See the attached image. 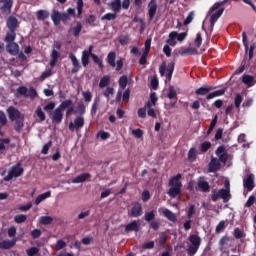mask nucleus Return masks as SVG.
<instances>
[{
    "label": "nucleus",
    "instance_id": "52",
    "mask_svg": "<svg viewBox=\"0 0 256 256\" xmlns=\"http://www.w3.org/2000/svg\"><path fill=\"white\" fill-rule=\"evenodd\" d=\"M114 94H115V89L113 87H107L103 93L104 97H106L108 101L109 99H111V97H113Z\"/></svg>",
    "mask_w": 256,
    "mask_h": 256
},
{
    "label": "nucleus",
    "instance_id": "1",
    "mask_svg": "<svg viewBox=\"0 0 256 256\" xmlns=\"http://www.w3.org/2000/svg\"><path fill=\"white\" fill-rule=\"evenodd\" d=\"M225 188L222 189H213L211 191V199L213 203H217L219 199L223 200V203H229V199H231V190L229 188V182H225Z\"/></svg>",
    "mask_w": 256,
    "mask_h": 256
},
{
    "label": "nucleus",
    "instance_id": "10",
    "mask_svg": "<svg viewBox=\"0 0 256 256\" xmlns=\"http://www.w3.org/2000/svg\"><path fill=\"white\" fill-rule=\"evenodd\" d=\"M6 113L8 114L10 121H16L17 119L25 117V115L21 114V111L15 108V106H9L6 110Z\"/></svg>",
    "mask_w": 256,
    "mask_h": 256
},
{
    "label": "nucleus",
    "instance_id": "22",
    "mask_svg": "<svg viewBox=\"0 0 256 256\" xmlns=\"http://www.w3.org/2000/svg\"><path fill=\"white\" fill-rule=\"evenodd\" d=\"M6 51L9 55H19V44H17V42L6 44Z\"/></svg>",
    "mask_w": 256,
    "mask_h": 256
},
{
    "label": "nucleus",
    "instance_id": "15",
    "mask_svg": "<svg viewBox=\"0 0 256 256\" xmlns=\"http://www.w3.org/2000/svg\"><path fill=\"white\" fill-rule=\"evenodd\" d=\"M219 169H221V162L212 156L208 168L209 173H217Z\"/></svg>",
    "mask_w": 256,
    "mask_h": 256
},
{
    "label": "nucleus",
    "instance_id": "62",
    "mask_svg": "<svg viewBox=\"0 0 256 256\" xmlns=\"http://www.w3.org/2000/svg\"><path fill=\"white\" fill-rule=\"evenodd\" d=\"M234 237L235 239H243L245 237V232L239 228L234 229Z\"/></svg>",
    "mask_w": 256,
    "mask_h": 256
},
{
    "label": "nucleus",
    "instance_id": "47",
    "mask_svg": "<svg viewBox=\"0 0 256 256\" xmlns=\"http://www.w3.org/2000/svg\"><path fill=\"white\" fill-rule=\"evenodd\" d=\"M168 195L171 197V199H175L178 195H181V189L179 188H170L168 190Z\"/></svg>",
    "mask_w": 256,
    "mask_h": 256
},
{
    "label": "nucleus",
    "instance_id": "8",
    "mask_svg": "<svg viewBox=\"0 0 256 256\" xmlns=\"http://www.w3.org/2000/svg\"><path fill=\"white\" fill-rule=\"evenodd\" d=\"M18 95H23L25 97H29L30 99H35L38 97L37 90L35 88L30 87L29 90L25 86H20L16 90Z\"/></svg>",
    "mask_w": 256,
    "mask_h": 256
},
{
    "label": "nucleus",
    "instance_id": "40",
    "mask_svg": "<svg viewBox=\"0 0 256 256\" xmlns=\"http://www.w3.org/2000/svg\"><path fill=\"white\" fill-rule=\"evenodd\" d=\"M229 0H223V1H219L216 2L208 11L209 15H211V13H214V11H217V9L222 8L223 5H225V3H227Z\"/></svg>",
    "mask_w": 256,
    "mask_h": 256
},
{
    "label": "nucleus",
    "instance_id": "58",
    "mask_svg": "<svg viewBox=\"0 0 256 256\" xmlns=\"http://www.w3.org/2000/svg\"><path fill=\"white\" fill-rule=\"evenodd\" d=\"M185 55H197V49L195 48L182 49V56H185Z\"/></svg>",
    "mask_w": 256,
    "mask_h": 256
},
{
    "label": "nucleus",
    "instance_id": "44",
    "mask_svg": "<svg viewBox=\"0 0 256 256\" xmlns=\"http://www.w3.org/2000/svg\"><path fill=\"white\" fill-rule=\"evenodd\" d=\"M110 83H111V77L106 75L101 78L99 87L100 89H105V87H107Z\"/></svg>",
    "mask_w": 256,
    "mask_h": 256
},
{
    "label": "nucleus",
    "instance_id": "31",
    "mask_svg": "<svg viewBox=\"0 0 256 256\" xmlns=\"http://www.w3.org/2000/svg\"><path fill=\"white\" fill-rule=\"evenodd\" d=\"M91 179V174L90 173H83L78 175L76 178L72 180V183L77 184V183H85V181Z\"/></svg>",
    "mask_w": 256,
    "mask_h": 256
},
{
    "label": "nucleus",
    "instance_id": "46",
    "mask_svg": "<svg viewBox=\"0 0 256 256\" xmlns=\"http://www.w3.org/2000/svg\"><path fill=\"white\" fill-rule=\"evenodd\" d=\"M99 97L94 98V101L92 103V108H91V115H96L97 114V109H99V103H100Z\"/></svg>",
    "mask_w": 256,
    "mask_h": 256
},
{
    "label": "nucleus",
    "instance_id": "6",
    "mask_svg": "<svg viewBox=\"0 0 256 256\" xmlns=\"http://www.w3.org/2000/svg\"><path fill=\"white\" fill-rule=\"evenodd\" d=\"M62 44L59 41H54L53 44V50L51 52V60H50V67L53 69L57 65V61H59V57H61V54L59 51L61 50Z\"/></svg>",
    "mask_w": 256,
    "mask_h": 256
},
{
    "label": "nucleus",
    "instance_id": "57",
    "mask_svg": "<svg viewBox=\"0 0 256 256\" xmlns=\"http://www.w3.org/2000/svg\"><path fill=\"white\" fill-rule=\"evenodd\" d=\"M55 109V102H49L44 106V111L49 113V115H53V110Z\"/></svg>",
    "mask_w": 256,
    "mask_h": 256
},
{
    "label": "nucleus",
    "instance_id": "36",
    "mask_svg": "<svg viewBox=\"0 0 256 256\" xmlns=\"http://www.w3.org/2000/svg\"><path fill=\"white\" fill-rule=\"evenodd\" d=\"M49 197H51V191H47L45 193L38 195L34 203L35 205H39L42 201H45V199H49Z\"/></svg>",
    "mask_w": 256,
    "mask_h": 256
},
{
    "label": "nucleus",
    "instance_id": "29",
    "mask_svg": "<svg viewBox=\"0 0 256 256\" xmlns=\"http://www.w3.org/2000/svg\"><path fill=\"white\" fill-rule=\"evenodd\" d=\"M14 130L16 133H21L23 128L25 127V116H22V118H18L17 120H14Z\"/></svg>",
    "mask_w": 256,
    "mask_h": 256
},
{
    "label": "nucleus",
    "instance_id": "64",
    "mask_svg": "<svg viewBox=\"0 0 256 256\" xmlns=\"http://www.w3.org/2000/svg\"><path fill=\"white\" fill-rule=\"evenodd\" d=\"M36 115L40 119V121H45L46 119L45 112H43V109H41V107H38L36 109Z\"/></svg>",
    "mask_w": 256,
    "mask_h": 256
},
{
    "label": "nucleus",
    "instance_id": "7",
    "mask_svg": "<svg viewBox=\"0 0 256 256\" xmlns=\"http://www.w3.org/2000/svg\"><path fill=\"white\" fill-rule=\"evenodd\" d=\"M83 127H85V118H83V116H77L74 119V121L70 122L69 125H68V129L72 133L74 131H76V133L81 131V129H83Z\"/></svg>",
    "mask_w": 256,
    "mask_h": 256
},
{
    "label": "nucleus",
    "instance_id": "33",
    "mask_svg": "<svg viewBox=\"0 0 256 256\" xmlns=\"http://www.w3.org/2000/svg\"><path fill=\"white\" fill-rule=\"evenodd\" d=\"M242 83H244V85H247V87H253V85H255V77L244 74L242 76Z\"/></svg>",
    "mask_w": 256,
    "mask_h": 256
},
{
    "label": "nucleus",
    "instance_id": "37",
    "mask_svg": "<svg viewBox=\"0 0 256 256\" xmlns=\"http://www.w3.org/2000/svg\"><path fill=\"white\" fill-rule=\"evenodd\" d=\"M83 7H84L83 0H77V2H76V9H77V17H78V19H83Z\"/></svg>",
    "mask_w": 256,
    "mask_h": 256
},
{
    "label": "nucleus",
    "instance_id": "20",
    "mask_svg": "<svg viewBox=\"0 0 256 256\" xmlns=\"http://www.w3.org/2000/svg\"><path fill=\"white\" fill-rule=\"evenodd\" d=\"M225 11V8H219L217 9V11L215 13H213L210 17V25L211 28L213 29V27H215V22L219 21V19L221 18V15H223Z\"/></svg>",
    "mask_w": 256,
    "mask_h": 256
},
{
    "label": "nucleus",
    "instance_id": "4",
    "mask_svg": "<svg viewBox=\"0 0 256 256\" xmlns=\"http://www.w3.org/2000/svg\"><path fill=\"white\" fill-rule=\"evenodd\" d=\"M51 19L54 25L57 27L61 25V21L64 24L67 23V21H69V14H67L66 12L61 13L58 10L54 9L51 14Z\"/></svg>",
    "mask_w": 256,
    "mask_h": 256
},
{
    "label": "nucleus",
    "instance_id": "11",
    "mask_svg": "<svg viewBox=\"0 0 256 256\" xmlns=\"http://www.w3.org/2000/svg\"><path fill=\"white\" fill-rule=\"evenodd\" d=\"M242 41L245 48V53L249 54V60L253 59V55L255 52V44H252L249 48V42L247 41V33H242Z\"/></svg>",
    "mask_w": 256,
    "mask_h": 256
},
{
    "label": "nucleus",
    "instance_id": "2",
    "mask_svg": "<svg viewBox=\"0 0 256 256\" xmlns=\"http://www.w3.org/2000/svg\"><path fill=\"white\" fill-rule=\"evenodd\" d=\"M188 239L190 245L186 249L187 255H197V251H199V247H201V237L196 234H191Z\"/></svg>",
    "mask_w": 256,
    "mask_h": 256
},
{
    "label": "nucleus",
    "instance_id": "26",
    "mask_svg": "<svg viewBox=\"0 0 256 256\" xmlns=\"http://www.w3.org/2000/svg\"><path fill=\"white\" fill-rule=\"evenodd\" d=\"M83 30V24L81 22H77L76 26L70 27L68 33L73 34L74 37H79L81 35V31Z\"/></svg>",
    "mask_w": 256,
    "mask_h": 256
},
{
    "label": "nucleus",
    "instance_id": "51",
    "mask_svg": "<svg viewBox=\"0 0 256 256\" xmlns=\"http://www.w3.org/2000/svg\"><path fill=\"white\" fill-rule=\"evenodd\" d=\"M91 57H92L94 63H96V65H98L99 69L103 70L104 67H105V66L103 65V60H101V59L99 58V56H97V55H95V54H93V53L91 54Z\"/></svg>",
    "mask_w": 256,
    "mask_h": 256
},
{
    "label": "nucleus",
    "instance_id": "25",
    "mask_svg": "<svg viewBox=\"0 0 256 256\" xmlns=\"http://www.w3.org/2000/svg\"><path fill=\"white\" fill-rule=\"evenodd\" d=\"M14 245H17V238H13L12 240L1 241L0 249H2V250L13 249Z\"/></svg>",
    "mask_w": 256,
    "mask_h": 256
},
{
    "label": "nucleus",
    "instance_id": "42",
    "mask_svg": "<svg viewBox=\"0 0 256 256\" xmlns=\"http://www.w3.org/2000/svg\"><path fill=\"white\" fill-rule=\"evenodd\" d=\"M38 21H45L49 17V11L46 10H38L36 12Z\"/></svg>",
    "mask_w": 256,
    "mask_h": 256
},
{
    "label": "nucleus",
    "instance_id": "28",
    "mask_svg": "<svg viewBox=\"0 0 256 256\" xmlns=\"http://www.w3.org/2000/svg\"><path fill=\"white\" fill-rule=\"evenodd\" d=\"M13 8V0L5 2L1 7L0 11L3 15H11V9Z\"/></svg>",
    "mask_w": 256,
    "mask_h": 256
},
{
    "label": "nucleus",
    "instance_id": "63",
    "mask_svg": "<svg viewBox=\"0 0 256 256\" xmlns=\"http://www.w3.org/2000/svg\"><path fill=\"white\" fill-rule=\"evenodd\" d=\"M30 235L32 239H39V237L43 235V232L41 231V229H34L30 232Z\"/></svg>",
    "mask_w": 256,
    "mask_h": 256
},
{
    "label": "nucleus",
    "instance_id": "61",
    "mask_svg": "<svg viewBox=\"0 0 256 256\" xmlns=\"http://www.w3.org/2000/svg\"><path fill=\"white\" fill-rule=\"evenodd\" d=\"M26 254L28 256H35V255H39V248L37 247H31L29 249L26 250Z\"/></svg>",
    "mask_w": 256,
    "mask_h": 256
},
{
    "label": "nucleus",
    "instance_id": "21",
    "mask_svg": "<svg viewBox=\"0 0 256 256\" xmlns=\"http://www.w3.org/2000/svg\"><path fill=\"white\" fill-rule=\"evenodd\" d=\"M196 191H202L203 193H209L211 191V186L209 185V182L205 180H200L197 183Z\"/></svg>",
    "mask_w": 256,
    "mask_h": 256
},
{
    "label": "nucleus",
    "instance_id": "30",
    "mask_svg": "<svg viewBox=\"0 0 256 256\" xmlns=\"http://www.w3.org/2000/svg\"><path fill=\"white\" fill-rule=\"evenodd\" d=\"M226 91H227V88H222L220 90H216L214 92L207 94L206 99L209 101L211 99H215V97H221V96L225 95Z\"/></svg>",
    "mask_w": 256,
    "mask_h": 256
},
{
    "label": "nucleus",
    "instance_id": "59",
    "mask_svg": "<svg viewBox=\"0 0 256 256\" xmlns=\"http://www.w3.org/2000/svg\"><path fill=\"white\" fill-rule=\"evenodd\" d=\"M127 83H129L127 76L123 75L122 77H120L119 86L121 89H125L127 87Z\"/></svg>",
    "mask_w": 256,
    "mask_h": 256
},
{
    "label": "nucleus",
    "instance_id": "32",
    "mask_svg": "<svg viewBox=\"0 0 256 256\" xmlns=\"http://www.w3.org/2000/svg\"><path fill=\"white\" fill-rule=\"evenodd\" d=\"M15 39H17V33L11 30H9L6 33V36L4 37V41L6 42V45H9L10 43H15Z\"/></svg>",
    "mask_w": 256,
    "mask_h": 256
},
{
    "label": "nucleus",
    "instance_id": "34",
    "mask_svg": "<svg viewBox=\"0 0 256 256\" xmlns=\"http://www.w3.org/2000/svg\"><path fill=\"white\" fill-rule=\"evenodd\" d=\"M162 213H163L164 217H166V219H168V221H171L172 223L177 222V216L171 210L165 208Z\"/></svg>",
    "mask_w": 256,
    "mask_h": 256
},
{
    "label": "nucleus",
    "instance_id": "13",
    "mask_svg": "<svg viewBox=\"0 0 256 256\" xmlns=\"http://www.w3.org/2000/svg\"><path fill=\"white\" fill-rule=\"evenodd\" d=\"M243 187L247 189V191L255 189V175L249 174L246 178H244Z\"/></svg>",
    "mask_w": 256,
    "mask_h": 256
},
{
    "label": "nucleus",
    "instance_id": "50",
    "mask_svg": "<svg viewBox=\"0 0 256 256\" xmlns=\"http://www.w3.org/2000/svg\"><path fill=\"white\" fill-rule=\"evenodd\" d=\"M197 159V149L195 148H190L188 151V161H195Z\"/></svg>",
    "mask_w": 256,
    "mask_h": 256
},
{
    "label": "nucleus",
    "instance_id": "5",
    "mask_svg": "<svg viewBox=\"0 0 256 256\" xmlns=\"http://www.w3.org/2000/svg\"><path fill=\"white\" fill-rule=\"evenodd\" d=\"M185 41V39H187V32H182V33H178L177 31H172L169 34V38L166 41V43H168V45H170L171 47H175L177 45V41Z\"/></svg>",
    "mask_w": 256,
    "mask_h": 256
},
{
    "label": "nucleus",
    "instance_id": "35",
    "mask_svg": "<svg viewBox=\"0 0 256 256\" xmlns=\"http://www.w3.org/2000/svg\"><path fill=\"white\" fill-rule=\"evenodd\" d=\"M116 59H117V54L115 52H109V54L107 55V58H106V62L108 63V65H110V67L115 68L116 67V63H115Z\"/></svg>",
    "mask_w": 256,
    "mask_h": 256
},
{
    "label": "nucleus",
    "instance_id": "38",
    "mask_svg": "<svg viewBox=\"0 0 256 256\" xmlns=\"http://www.w3.org/2000/svg\"><path fill=\"white\" fill-rule=\"evenodd\" d=\"M156 215H157V212L155 210L145 212L144 220L146 221V223H151L152 221L155 220Z\"/></svg>",
    "mask_w": 256,
    "mask_h": 256
},
{
    "label": "nucleus",
    "instance_id": "39",
    "mask_svg": "<svg viewBox=\"0 0 256 256\" xmlns=\"http://www.w3.org/2000/svg\"><path fill=\"white\" fill-rule=\"evenodd\" d=\"M87 111V107L83 102H78L77 109L75 110V114L80 115V117H83Z\"/></svg>",
    "mask_w": 256,
    "mask_h": 256
},
{
    "label": "nucleus",
    "instance_id": "17",
    "mask_svg": "<svg viewBox=\"0 0 256 256\" xmlns=\"http://www.w3.org/2000/svg\"><path fill=\"white\" fill-rule=\"evenodd\" d=\"M91 55H93V45H90L88 50H84L82 52L81 61L83 67H87V65H89V58Z\"/></svg>",
    "mask_w": 256,
    "mask_h": 256
},
{
    "label": "nucleus",
    "instance_id": "60",
    "mask_svg": "<svg viewBox=\"0 0 256 256\" xmlns=\"http://www.w3.org/2000/svg\"><path fill=\"white\" fill-rule=\"evenodd\" d=\"M211 147V142L209 141H206V142H203L201 145H200V151L202 153H207L208 150L210 149Z\"/></svg>",
    "mask_w": 256,
    "mask_h": 256
},
{
    "label": "nucleus",
    "instance_id": "19",
    "mask_svg": "<svg viewBox=\"0 0 256 256\" xmlns=\"http://www.w3.org/2000/svg\"><path fill=\"white\" fill-rule=\"evenodd\" d=\"M50 115L52 122L56 123L57 125L63 121V111L58 107Z\"/></svg>",
    "mask_w": 256,
    "mask_h": 256
},
{
    "label": "nucleus",
    "instance_id": "49",
    "mask_svg": "<svg viewBox=\"0 0 256 256\" xmlns=\"http://www.w3.org/2000/svg\"><path fill=\"white\" fill-rule=\"evenodd\" d=\"M146 107L148 109L147 114L149 115V117H153V119H156L157 113H155V109L151 108V107H153V104H151V102H148L146 104Z\"/></svg>",
    "mask_w": 256,
    "mask_h": 256
},
{
    "label": "nucleus",
    "instance_id": "48",
    "mask_svg": "<svg viewBox=\"0 0 256 256\" xmlns=\"http://www.w3.org/2000/svg\"><path fill=\"white\" fill-rule=\"evenodd\" d=\"M40 225H51L53 223V217L51 216H42L40 217Z\"/></svg>",
    "mask_w": 256,
    "mask_h": 256
},
{
    "label": "nucleus",
    "instance_id": "24",
    "mask_svg": "<svg viewBox=\"0 0 256 256\" xmlns=\"http://www.w3.org/2000/svg\"><path fill=\"white\" fill-rule=\"evenodd\" d=\"M6 25L9 29V31L17 32V25H19V21L14 16H10L7 19Z\"/></svg>",
    "mask_w": 256,
    "mask_h": 256
},
{
    "label": "nucleus",
    "instance_id": "14",
    "mask_svg": "<svg viewBox=\"0 0 256 256\" xmlns=\"http://www.w3.org/2000/svg\"><path fill=\"white\" fill-rule=\"evenodd\" d=\"M140 229H141V224L139 223V221L134 220L125 226V233H131L133 231H135V233H139Z\"/></svg>",
    "mask_w": 256,
    "mask_h": 256
},
{
    "label": "nucleus",
    "instance_id": "53",
    "mask_svg": "<svg viewBox=\"0 0 256 256\" xmlns=\"http://www.w3.org/2000/svg\"><path fill=\"white\" fill-rule=\"evenodd\" d=\"M117 19V14L115 13H107L101 17V21H115Z\"/></svg>",
    "mask_w": 256,
    "mask_h": 256
},
{
    "label": "nucleus",
    "instance_id": "16",
    "mask_svg": "<svg viewBox=\"0 0 256 256\" xmlns=\"http://www.w3.org/2000/svg\"><path fill=\"white\" fill-rule=\"evenodd\" d=\"M169 187L172 189H181L183 187V184L181 183V174H177L169 180Z\"/></svg>",
    "mask_w": 256,
    "mask_h": 256
},
{
    "label": "nucleus",
    "instance_id": "3",
    "mask_svg": "<svg viewBox=\"0 0 256 256\" xmlns=\"http://www.w3.org/2000/svg\"><path fill=\"white\" fill-rule=\"evenodd\" d=\"M25 169L23 168L21 162H18L16 165H13L8 171V175L4 177V181H11L12 179H17L18 177L23 176Z\"/></svg>",
    "mask_w": 256,
    "mask_h": 256
},
{
    "label": "nucleus",
    "instance_id": "54",
    "mask_svg": "<svg viewBox=\"0 0 256 256\" xmlns=\"http://www.w3.org/2000/svg\"><path fill=\"white\" fill-rule=\"evenodd\" d=\"M82 96L86 103H91V101L93 99V94L91 93V91L87 90L85 92H82Z\"/></svg>",
    "mask_w": 256,
    "mask_h": 256
},
{
    "label": "nucleus",
    "instance_id": "12",
    "mask_svg": "<svg viewBox=\"0 0 256 256\" xmlns=\"http://www.w3.org/2000/svg\"><path fill=\"white\" fill-rule=\"evenodd\" d=\"M215 154L217 155V157L219 158L218 161H220L221 163H227V161H229V154L227 152H225V146L221 145L216 149Z\"/></svg>",
    "mask_w": 256,
    "mask_h": 256
},
{
    "label": "nucleus",
    "instance_id": "27",
    "mask_svg": "<svg viewBox=\"0 0 256 256\" xmlns=\"http://www.w3.org/2000/svg\"><path fill=\"white\" fill-rule=\"evenodd\" d=\"M214 89H217L215 86H202L198 89H196L195 93L196 95H208L210 91H214Z\"/></svg>",
    "mask_w": 256,
    "mask_h": 256
},
{
    "label": "nucleus",
    "instance_id": "56",
    "mask_svg": "<svg viewBox=\"0 0 256 256\" xmlns=\"http://www.w3.org/2000/svg\"><path fill=\"white\" fill-rule=\"evenodd\" d=\"M14 221L15 223H18V224L25 223V221H27V215L18 214L14 217Z\"/></svg>",
    "mask_w": 256,
    "mask_h": 256
},
{
    "label": "nucleus",
    "instance_id": "45",
    "mask_svg": "<svg viewBox=\"0 0 256 256\" xmlns=\"http://www.w3.org/2000/svg\"><path fill=\"white\" fill-rule=\"evenodd\" d=\"M67 247V242L63 239L57 240L54 251H61V249H65Z\"/></svg>",
    "mask_w": 256,
    "mask_h": 256
},
{
    "label": "nucleus",
    "instance_id": "23",
    "mask_svg": "<svg viewBox=\"0 0 256 256\" xmlns=\"http://www.w3.org/2000/svg\"><path fill=\"white\" fill-rule=\"evenodd\" d=\"M165 71H167V73H173V71H175V62L168 63L167 67H165V64H162L159 67V73H160L161 77H163V75H165Z\"/></svg>",
    "mask_w": 256,
    "mask_h": 256
},
{
    "label": "nucleus",
    "instance_id": "41",
    "mask_svg": "<svg viewBox=\"0 0 256 256\" xmlns=\"http://www.w3.org/2000/svg\"><path fill=\"white\" fill-rule=\"evenodd\" d=\"M71 105H73V100L71 99H67L64 100L59 106L58 109L62 112L65 111V109H69L71 107Z\"/></svg>",
    "mask_w": 256,
    "mask_h": 256
},
{
    "label": "nucleus",
    "instance_id": "18",
    "mask_svg": "<svg viewBox=\"0 0 256 256\" xmlns=\"http://www.w3.org/2000/svg\"><path fill=\"white\" fill-rule=\"evenodd\" d=\"M156 13H157V0H151L148 4L149 21H153V19H155Z\"/></svg>",
    "mask_w": 256,
    "mask_h": 256
},
{
    "label": "nucleus",
    "instance_id": "55",
    "mask_svg": "<svg viewBox=\"0 0 256 256\" xmlns=\"http://www.w3.org/2000/svg\"><path fill=\"white\" fill-rule=\"evenodd\" d=\"M168 99H175V101H177V91L175 90V88L173 86L169 87Z\"/></svg>",
    "mask_w": 256,
    "mask_h": 256
},
{
    "label": "nucleus",
    "instance_id": "9",
    "mask_svg": "<svg viewBox=\"0 0 256 256\" xmlns=\"http://www.w3.org/2000/svg\"><path fill=\"white\" fill-rule=\"evenodd\" d=\"M143 215V205L140 202H133L130 211H128V217H141Z\"/></svg>",
    "mask_w": 256,
    "mask_h": 256
},
{
    "label": "nucleus",
    "instance_id": "43",
    "mask_svg": "<svg viewBox=\"0 0 256 256\" xmlns=\"http://www.w3.org/2000/svg\"><path fill=\"white\" fill-rule=\"evenodd\" d=\"M111 9L115 14L120 13L121 11V0H114L111 3Z\"/></svg>",
    "mask_w": 256,
    "mask_h": 256
}]
</instances>
